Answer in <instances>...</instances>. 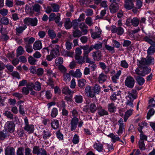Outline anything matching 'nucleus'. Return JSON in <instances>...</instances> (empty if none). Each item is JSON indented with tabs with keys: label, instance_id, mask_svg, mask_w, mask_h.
<instances>
[{
	"label": "nucleus",
	"instance_id": "f257e3e1",
	"mask_svg": "<svg viewBox=\"0 0 155 155\" xmlns=\"http://www.w3.org/2000/svg\"><path fill=\"white\" fill-rule=\"evenodd\" d=\"M126 95V107L127 109L133 108L134 105L133 103L134 100L136 98V96L129 91L125 93Z\"/></svg>",
	"mask_w": 155,
	"mask_h": 155
},
{
	"label": "nucleus",
	"instance_id": "f03ea898",
	"mask_svg": "<svg viewBox=\"0 0 155 155\" xmlns=\"http://www.w3.org/2000/svg\"><path fill=\"white\" fill-rule=\"evenodd\" d=\"M23 22L26 25H31L32 26H36L38 24V20L36 18H26L24 20Z\"/></svg>",
	"mask_w": 155,
	"mask_h": 155
},
{
	"label": "nucleus",
	"instance_id": "7ed1b4c3",
	"mask_svg": "<svg viewBox=\"0 0 155 155\" xmlns=\"http://www.w3.org/2000/svg\"><path fill=\"white\" fill-rule=\"evenodd\" d=\"M140 22V20L137 17L134 18L132 19L128 18L127 19L126 25L128 26H130L132 25L134 26H137Z\"/></svg>",
	"mask_w": 155,
	"mask_h": 155
},
{
	"label": "nucleus",
	"instance_id": "20e7f679",
	"mask_svg": "<svg viewBox=\"0 0 155 155\" xmlns=\"http://www.w3.org/2000/svg\"><path fill=\"white\" fill-rule=\"evenodd\" d=\"M25 126L24 127L25 130L28 132L29 133H33L34 131V126L33 125L29 124L28 118L26 117L24 119Z\"/></svg>",
	"mask_w": 155,
	"mask_h": 155
},
{
	"label": "nucleus",
	"instance_id": "39448f33",
	"mask_svg": "<svg viewBox=\"0 0 155 155\" xmlns=\"http://www.w3.org/2000/svg\"><path fill=\"white\" fill-rule=\"evenodd\" d=\"M134 83L135 80L132 77L129 76L127 77L125 81L126 86L131 88L134 87Z\"/></svg>",
	"mask_w": 155,
	"mask_h": 155
},
{
	"label": "nucleus",
	"instance_id": "423d86ee",
	"mask_svg": "<svg viewBox=\"0 0 155 155\" xmlns=\"http://www.w3.org/2000/svg\"><path fill=\"white\" fill-rule=\"evenodd\" d=\"M15 126V125L12 121H8L6 123L5 127L8 132L12 133L14 131Z\"/></svg>",
	"mask_w": 155,
	"mask_h": 155
},
{
	"label": "nucleus",
	"instance_id": "0eeeda50",
	"mask_svg": "<svg viewBox=\"0 0 155 155\" xmlns=\"http://www.w3.org/2000/svg\"><path fill=\"white\" fill-rule=\"evenodd\" d=\"M93 90V89L90 86L87 85L85 88L84 94L87 97H94L95 96V95Z\"/></svg>",
	"mask_w": 155,
	"mask_h": 155
},
{
	"label": "nucleus",
	"instance_id": "6e6552de",
	"mask_svg": "<svg viewBox=\"0 0 155 155\" xmlns=\"http://www.w3.org/2000/svg\"><path fill=\"white\" fill-rule=\"evenodd\" d=\"M96 31L93 32L92 30H91V36L93 39L99 38L101 37L100 35L101 32V31L100 28L97 26L95 27Z\"/></svg>",
	"mask_w": 155,
	"mask_h": 155
},
{
	"label": "nucleus",
	"instance_id": "1a4fd4ad",
	"mask_svg": "<svg viewBox=\"0 0 155 155\" xmlns=\"http://www.w3.org/2000/svg\"><path fill=\"white\" fill-rule=\"evenodd\" d=\"M78 121L79 119L77 117H74L72 119L70 123L71 131H72L76 128Z\"/></svg>",
	"mask_w": 155,
	"mask_h": 155
},
{
	"label": "nucleus",
	"instance_id": "9d476101",
	"mask_svg": "<svg viewBox=\"0 0 155 155\" xmlns=\"http://www.w3.org/2000/svg\"><path fill=\"white\" fill-rule=\"evenodd\" d=\"M135 0H126L125 1L124 6L125 8L130 10L133 8L134 6L133 2Z\"/></svg>",
	"mask_w": 155,
	"mask_h": 155
},
{
	"label": "nucleus",
	"instance_id": "9b49d317",
	"mask_svg": "<svg viewBox=\"0 0 155 155\" xmlns=\"http://www.w3.org/2000/svg\"><path fill=\"white\" fill-rule=\"evenodd\" d=\"M42 48L41 41H35L33 44V48L35 50H38Z\"/></svg>",
	"mask_w": 155,
	"mask_h": 155
},
{
	"label": "nucleus",
	"instance_id": "f8f14e48",
	"mask_svg": "<svg viewBox=\"0 0 155 155\" xmlns=\"http://www.w3.org/2000/svg\"><path fill=\"white\" fill-rule=\"evenodd\" d=\"M109 9L111 13L114 14L117 12L119 9L118 5L117 4L114 5L111 4L109 6Z\"/></svg>",
	"mask_w": 155,
	"mask_h": 155
},
{
	"label": "nucleus",
	"instance_id": "ddd939ff",
	"mask_svg": "<svg viewBox=\"0 0 155 155\" xmlns=\"http://www.w3.org/2000/svg\"><path fill=\"white\" fill-rule=\"evenodd\" d=\"M92 57L94 60L99 61L101 57V52L99 51L93 52Z\"/></svg>",
	"mask_w": 155,
	"mask_h": 155
},
{
	"label": "nucleus",
	"instance_id": "4468645a",
	"mask_svg": "<svg viewBox=\"0 0 155 155\" xmlns=\"http://www.w3.org/2000/svg\"><path fill=\"white\" fill-rule=\"evenodd\" d=\"M15 149L12 147H8L5 150V155H15Z\"/></svg>",
	"mask_w": 155,
	"mask_h": 155
},
{
	"label": "nucleus",
	"instance_id": "2eb2a0df",
	"mask_svg": "<svg viewBox=\"0 0 155 155\" xmlns=\"http://www.w3.org/2000/svg\"><path fill=\"white\" fill-rule=\"evenodd\" d=\"M86 83L85 79L81 78L78 80V86L81 89H84V88Z\"/></svg>",
	"mask_w": 155,
	"mask_h": 155
},
{
	"label": "nucleus",
	"instance_id": "dca6fc26",
	"mask_svg": "<svg viewBox=\"0 0 155 155\" xmlns=\"http://www.w3.org/2000/svg\"><path fill=\"white\" fill-rule=\"evenodd\" d=\"M9 135V133L6 130L0 131V139L1 140H4L5 138H7Z\"/></svg>",
	"mask_w": 155,
	"mask_h": 155
},
{
	"label": "nucleus",
	"instance_id": "f3484780",
	"mask_svg": "<svg viewBox=\"0 0 155 155\" xmlns=\"http://www.w3.org/2000/svg\"><path fill=\"white\" fill-rule=\"evenodd\" d=\"M107 78L106 75L102 73L99 74L98 78V81L100 83H102L106 80Z\"/></svg>",
	"mask_w": 155,
	"mask_h": 155
},
{
	"label": "nucleus",
	"instance_id": "a211bd4d",
	"mask_svg": "<svg viewBox=\"0 0 155 155\" xmlns=\"http://www.w3.org/2000/svg\"><path fill=\"white\" fill-rule=\"evenodd\" d=\"M137 65L140 68L145 67L146 65H147L146 59L142 58L141 60L138 61L137 62Z\"/></svg>",
	"mask_w": 155,
	"mask_h": 155
},
{
	"label": "nucleus",
	"instance_id": "6ab92c4d",
	"mask_svg": "<svg viewBox=\"0 0 155 155\" xmlns=\"http://www.w3.org/2000/svg\"><path fill=\"white\" fill-rule=\"evenodd\" d=\"M56 46L57 47L54 48L51 52V53L55 58L58 55L60 48V47L59 45H56Z\"/></svg>",
	"mask_w": 155,
	"mask_h": 155
},
{
	"label": "nucleus",
	"instance_id": "aec40b11",
	"mask_svg": "<svg viewBox=\"0 0 155 155\" xmlns=\"http://www.w3.org/2000/svg\"><path fill=\"white\" fill-rule=\"evenodd\" d=\"M94 147L99 152L102 151L103 149V144L100 143H95L94 145Z\"/></svg>",
	"mask_w": 155,
	"mask_h": 155
},
{
	"label": "nucleus",
	"instance_id": "412c9836",
	"mask_svg": "<svg viewBox=\"0 0 155 155\" xmlns=\"http://www.w3.org/2000/svg\"><path fill=\"white\" fill-rule=\"evenodd\" d=\"M62 92L64 94L70 95L74 93L73 91L71 90L68 87L66 86L64 87L63 88L62 90Z\"/></svg>",
	"mask_w": 155,
	"mask_h": 155
},
{
	"label": "nucleus",
	"instance_id": "4be33fe9",
	"mask_svg": "<svg viewBox=\"0 0 155 155\" xmlns=\"http://www.w3.org/2000/svg\"><path fill=\"white\" fill-rule=\"evenodd\" d=\"M35 41V38L33 37L25 38L24 41L25 45H31Z\"/></svg>",
	"mask_w": 155,
	"mask_h": 155
},
{
	"label": "nucleus",
	"instance_id": "5701e85b",
	"mask_svg": "<svg viewBox=\"0 0 155 155\" xmlns=\"http://www.w3.org/2000/svg\"><path fill=\"white\" fill-rule=\"evenodd\" d=\"M43 139L45 140L47 139L48 138L51 136L52 134L48 129L44 130L43 131Z\"/></svg>",
	"mask_w": 155,
	"mask_h": 155
},
{
	"label": "nucleus",
	"instance_id": "b1692460",
	"mask_svg": "<svg viewBox=\"0 0 155 155\" xmlns=\"http://www.w3.org/2000/svg\"><path fill=\"white\" fill-rule=\"evenodd\" d=\"M155 52V44L151 45L148 48L147 53L148 55H152Z\"/></svg>",
	"mask_w": 155,
	"mask_h": 155
},
{
	"label": "nucleus",
	"instance_id": "393cba45",
	"mask_svg": "<svg viewBox=\"0 0 155 155\" xmlns=\"http://www.w3.org/2000/svg\"><path fill=\"white\" fill-rule=\"evenodd\" d=\"M102 44L100 42L95 44L94 45H92L90 47V50L91 51L94 49L96 50H98L101 49L102 47Z\"/></svg>",
	"mask_w": 155,
	"mask_h": 155
},
{
	"label": "nucleus",
	"instance_id": "a878e982",
	"mask_svg": "<svg viewBox=\"0 0 155 155\" xmlns=\"http://www.w3.org/2000/svg\"><path fill=\"white\" fill-rule=\"evenodd\" d=\"M25 52L23 47L21 46L18 47L16 50V56L18 57L19 56L23 54Z\"/></svg>",
	"mask_w": 155,
	"mask_h": 155
},
{
	"label": "nucleus",
	"instance_id": "bb28decb",
	"mask_svg": "<svg viewBox=\"0 0 155 155\" xmlns=\"http://www.w3.org/2000/svg\"><path fill=\"white\" fill-rule=\"evenodd\" d=\"M145 59L147 65L153 64H154V60L153 57L147 56Z\"/></svg>",
	"mask_w": 155,
	"mask_h": 155
},
{
	"label": "nucleus",
	"instance_id": "cd10ccee",
	"mask_svg": "<svg viewBox=\"0 0 155 155\" xmlns=\"http://www.w3.org/2000/svg\"><path fill=\"white\" fill-rule=\"evenodd\" d=\"M121 73V71L120 70H119L117 71L115 75L113 76L112 78V81L114 82L115 83H117V80L119 79V77Z\"/></svg>",
	"mask_w": 155,
	"mask_h": 155
},
{
	"label": "nucleus",
	"instance_id": "c85d7f7f",
	"mask_svg": "<svg viewBox=\"0 0 155 155\" xmlns=\"http://www.w3.org/2000/svg\"><path fill=\"white\" fill-rule=\"evenodd\" d=\"M64 26L67 29L70 28L72 27L71 22L69 18L66 19V21L64 23Z\"/></svg>",
	"mask_w": 155,
	"mask_h": 155
},
{
	"label": "nucleus",
	"instance_id": "c756f323",
	"mask_svg": "<svg viewBox=\"0 0 155 155\" xmlns=\"http://www.w3.org/2000/svg\"><path fill=\"white\" fill-rule=\"evenodd\" d=\"M98 114L100 116H103L104 115H107L108 114L107 112L105 110L102 109V107H99L98 108Z\"/></svg>",
	"mask_w": 155,
	"mask_h": 155
},
{
	"label": "nucleus",
	"instance_id": "7c9ffc66",
	"mask_svg": "<svg viewBox=\"0 0 155 155\" xmlns=\"http://www.w3.org/2000/svg\"><path fill=\"white\" fill-rule=\"evenodd\" d=\"M51 126L52 128L54 129H57L59 127V124L58 121L57 120H55L52 121L51 123Z\"/></svg>",
	"mask_w": 155,
	"mask_h": 155
},
{
	"label": "nucleus",
	"instance_id": "2f4dec72",
	"mask_svg": "<svg viewBox=\"0 0 155 155\" xmlns=\"http://www.w3.org/2000/svg\"><path fill=\"white\" fill-rule=\"evenodd\" d=\"M75 101L77 103H81L83 101V97L80 95H76L74 97Z\"/></svg>",
	"mask_w": 155,
	"mask_h": 155
},
{
	"label": "nucleus",
	"instance_id": "473e14b6",
	"mask_svg": "<svg viewBox=\"0 0 155 155\" xmlns=\"http://www.w3.org/2000/svg\"><path fill=\"white\" fill-rule=\"evenodd\" d=\"M63 79L66 83L69 82L71 80V76L70 74L66 72L64 73Z\"/></svg>",
	"mask_w": 155,
	"mask_h": 155
},
{
	"label": "nucleus",
	"instance_id": "72a5a7b5",
	"mask_svg": "<svg viewBox=\"0 0 155 155\" xmlns=\"http://www.w3.org/2000/svg\"><path fill=\"white\" fill-rule=\"evenodd\" d=\"M136 80L138 84L140 85H142L145 82L144 78L141 77L139 76L137 77Z\"/></svg>",
	"mask_w": 155,
	"mask_h": 155
},
{
	"label": "nucleus",
	"instance_id": "f704fd0d",
	"mask_svg": "<svg viewBox=\"0 0 155 155\" xmlns=\"http://www.w3.org/2000/svg\"><path fill=\"white\" fill-rule=\"evenodd\" d=\"M27 28V26L26 25H24L23 26H19L18 28H17L16 29V34L22 33L23 31L24 30Z\"/></svg>",
	"mask_w": 155,
	"mask_h": 155
},
{
	"label": "nucleus",
	"instance_id": "c9c22d12",
	"mask_svg": "<svg viewBox=\"0 0 155 155\" xmlns=\"http://www.w3.org/2000/svg\"><path fill=\"white\" fill-rule=\"evenodd\" d=\"M73 35L74 38H79L82 35L81 32L78 29H76L73 31Z\"/></svg>",
	"mask_w": 155,
	"mask_h": 155
},
{
	"label": "nucleus",
	"instance_id": "e433bc0d",
	"mask_svg": "<svg viewBox=\"0 0 155 155\" xmlns=\"http://www.w3.org/2000/svg\"><path fill=\"white\" fill-rule=\"evenodd\" d=\"M108 108L109 111L111 112H113L116 110V107L114 106V104L113 103H111L108 104Z\"/></svg>",
	"mask_w": 155,
	"mask_h": 155
},
{
	"label": "nucleus",
	"instance_id": "4c0bfd02",
	"mask_svg": "<svg viewBox=\"0 0 155 155\" xmlns=\"http://www.w3.org/2000/svg\"><path fill=\"white\" fill-rule=\"evenodd\" d=\"M0 22L2 24L7 25L9 23L8 19L6 17H2L0 19Z\"/></svg>",
	"mask_w": 155,
	"mask_h": 155
},
{
	"label": "nucleus",
	"instance_id": "58836bf2",
	"mask_svg": "<svg viewBox=\"0 0 155 155\" xmlns=\"http://www.w3.org/2000/svg\"><path fill=\"white\" fill-rule=\"evenodd\" d=\"M88 109L90 110L91 113H93L96 111L97 109V107L94 103H91Z\"/></svg>",
	"mask_w": 155,
	"mask_h": 155
},
{
	"label": "nucleus",
	"instance_id": "ea45409f",
	"mask_svg": "<svg viewBox=\"0 0 155 155\" xmlns=\"http://www.w3.org/2000/svg\"><path fill=\"white\" fill-rule=\"evenodd\" d=\"M75 58L77 61V62L80 64H81L85 62L84 58L81 56H75Z\"/></svg>",
	"mask_w": 155,
	"mask_h": 155
},
{
	"label": "nucleus",
	"instance_id": "a19ab883",
	"mask_svg": "<svg viewBox=\"0 0 155 155\" xmlns=\"http://www.w3.org/2000/svg\"><path fill=\"white\" fill-rule=\"evenodd\" d=\"M93 90L94 94H98L101 91V87L99 85L96 84L94 87Z\"/></svg>",
	"mask_w": 155,
	"mask_h": 155
},
{
	"label": "nucleus",
	"instance_id": "79ce46f5",
	"mask_svg": "<svg viewBox=\"0 0 155 155\" xmlns=\"http://www.w3.org/2000/svg\"><path fill=\"white\" fill-rule=\"evenodd\" d=\"M32 9L33 11L38 13H39L40 11L41 6L40 5L38 4H36L32 6Z\"/></svg>",
	"mask_w": 155,
	"mask_h": 155
},
{
	"label": "nucleus",
	"instance_id": "37998d69",
	"mask_svg": "<svg viewBox=\"0 0 155 155\" xmlns=\"http://www.w3.org/2000/svg\"><path fill=\"white\" fill-rule=\"evenodd\" d=\"M41 84L38 81L36 82L34 84V89L36 91H39L41 90Z\"/></svg>",
	"mask_w": 155,
	"mask_h": 155
},
{
	"label": "nucleus",
	"instance_id": "c03bdc74",
	"mask_svg": "<svg viewBox=\"0 0 155 155\" xmlns=\"http://www.w3.org/2000/svg\"><path fill=\"white\" fill-rule=\"evenodd\" d=\"M55 62L58 66L62 65L63 62V58L61 57L58 58L56 59Z\"/></svg>",
	"mask_w": 155,
	"mask_h": 155
},
{
	"label": "nucleus",
	"instance_id": "a18cd8bd",
	"mask_svg": "<svg viewBox=\"0 0 155 155\" xmlns=\"http://www.w3.org/2000/svg\"><path fill=\"white\" fill-rule=\"evenodd\" d=\"M48 36L51 38L53 39L55 37L56 34L53 30L49 29L48 30Z\"/></svg>",
	"mask_w": 155,
	"mask_h": 155
},
{
	"label": "nucleus",
	"instance_id": "49530a36",
	"mask_svg": "<svg viewBox=\"0 0 155 155\" xmlns=\"http://www.w3.org/2000/svg\"><path fill=\"white\" fill-rule=\"evenodd\" d=\"M147 124V123L145 122H142L138 124L139 127L138 128V130L140 132L143 133L142 130L144 126H146Z\"/></svg>",
	"mask_w": 155,
	"mask_h": 155
},
{
	"label": "nucleus",
	"instance_id": "de8ad7c7",
	"mask_svg": "<svg viewBox=\"0 0 155 155\" xmlns=\"http://www.w3.org/2000/svg\"><path fill=\"white\" fill-rule=\"evenodd\" d=\"M58 113V109L56 108H54L51 111V115L52 117L54 118L57 115Z\"/></svg>",
	"mask_w": 155,
	"mask_h": 155
},
{
	"label": "nucleus",
	"instance_id": "09e8293b",
	"mask_svg": "<svg viewBox=\"0 0 155 155\" xmlns=\"http://www.w3.org/2000/svg\"><path fill=\"white\" fill-rule=\"evenodd\" d=\"M108 137H110L114 142H115L116 141L120 140V139L119 137H116V135H114L113 133H111L109 135H107Z\"/></svg>",
	"mask_w": 155,
	"mask_h": 155
},
{
	"label": "nucleus",
	"instance_id": "8fccbe9b",
	"mask_svg": "<svg viewBox=\"0 0 155 155\" xmlns=\"http://www.w3.org/2000/svg\"><path fill=\"white\" fill-rule=\"evenodd\" d=\"M155 113V110L153 108H150L147 113V119H149L151 116H153Z\"/></svg>",
	"mask_w": 155,
	"mask_h": 155
},
{
	"label": "nucleus",
	"instance_id": "3c124183",
	"mask_svg": "<svg viewBox=\"0 0 155 155\" xmlns=\"http://www.w3.org/2000/svg\"><path fill=\"white\" fill-rule=\"evenodd\" d=\"M143 39L144 41L147 42L151 45L155 44V42L150 38V37L146 36L143 38Z\"/></svg>",
	"mask_w": 155,
	"mask_h": 155
},
{
	"label": "nucleus",
	"instance_id": "603ef678",
	"mask_svg": "<svg viewBox=\"0 0 155 155\" xmlns=\"http://www.w3.org/2000/svg\"><path fill=\"white\" fill-rule=\"evenodd\" d=\"M105 47L106 49L109 51L111 54H113L115 52L114 48V46L112 47L107 45H105Z\"/></svg>",
	"mask_w": 155,
	"mask_h": 155
},
{
	"label": "nucleus",
	"instance_id": "864d4df0",
	"mask_svg": "<svg viewBox=\"0 0 155 155\" xmlns=\"http://www.w3.org/2000/svg\"><path fill=\"white\" fill-rule=\"evenodd\" d=\"M51 6L53 9V12H58L59 10V7L58 5L52 3L51 4Z\"/></svg>",
	"mask_w": 155,
	"mask_h": 155
},
{
	"label": "nucleus",
	"instance_id": "5fc2aeb1",
	"mask_svg": "<svg viewBox=\"0 0 155 155\" xmlns=\"http://www.w3.org/2000/svg\"><path fill=\"white\" fill-rule=\"evenodd\" d=\"M142 69L143 76H144L145 74L149 73L151 71L150 68H149L148 67H146L143 68Z\"/></svg>",
	"mask_w": 155,
	"mask_h": 155
},
{
	"label": "nucleus",
	"instance_id": "6e6d98bb",
	"mask_svg": "<svg viewBox=\"0 0 155 155\" xmlns=\"http://www.w3.org/2000/svg\"><path fill=\"white\" fill-rule=\"evenodd\" d=\"M43 148H39V147L35 146L33 150V153L35 154H37L38 155V154L41 151V150H42Z\"/></svg>",
	"mask_w": 155,
	"mask_h": 155
},
{
	"label": "nucleus",
	"instance_id": "4d7b16f0",
	"mask_svg": "<svg viewBox=\"0 0 155 155\" xmlns=\"http://www.w3.org/2000/svg\"><path fill=\"white\" fill-rule=\"evenodd\" d=\"M4 114L7 118H10L11 119H12L14 118L13 114L10 111L7 110L6 111Z\"/></svg>",
	"mask_w": 155,
	"mask_h": 155
},
{
	"label": "nucleus",
	"instance_id": "13d9d810",
	"mask_svg": "<svg viewBox=\"0 0 155 155\" xmlns=\"http://www.w3.org/2000/svg\"><path fill=\"white\" fill-rule=\"evenodd\" d=\"M25 48L26 51L28 53H32L33 51L31 45H25Z\"/></svg>",
	"mask_w": 155,
	"mask_h": 155
},
{
	"label": "nucleus",
	"instance_id": "bf43d9fd",
	"mask_svg": "<svg viewBox=\"0 0 155 155\" xmlns=\"http://www.w3.org/2000/svg\"><path fill=\"white\" fill-rule=\"evenodd\" d=\"M120 66L124 68H127L129 66V64L125 60L122 61L120 62Z\"/></svg>",
	"mask_w": 155,
	"mask_h": 155
},
{
	"label": "nucleus",
	"instance_id": "052dcab7",
	"mask_svg": "<svg viewBox=\"0 0 155 155\" xmlns=\"http://www.w3.org/2000/svg\"><path fill=\"white\" fill-rule=\"evenodd\" d=\"M79 141V137L77 134L74 135L73 138L72 142L74 144L78 143Z\"/></svg>",
	"mask_w": 155,
	"mask_h": 155
},
{
	"label": "nucleus",
	"instance_id": "680f3d73",
	"mask_svg": "<svg viewBox=\"0 0 155 155\" xmlns=\"http://www.w3.org/2000/svg\"><path fill=\"white\" fill-rule=\"evenodd\" d=\"M37 60L35 59L31 56H30L28 58L29 62L31 65H35Z\"/></svg>",
	"mask_w": 155,
	"mask_h": 155
},
{
	"label": "nucleus",
	"instance_id": "e2e57ef3",
	"mask_svg": "<svg viewBox=\"0 0 155 155\" xmlns=\"http://www.w3.org/2000/svg\"><path fill=\"white\" fill-rule=\"evenodd\" d=\"M139 146L140 148L142 150H144L145 149L144 141L140 140L139 142Z\"/></svg>",
	"mask_w": 155,
	"mask_h": 155
},
{
	"label": "nucleus",
	"instance_id": "0e129e2a",
	"mask_svg": "<svg viewBox=\"0 0 155 155\" xmlns=\"http://www.w3.org/2000/svg\"><path fill=\"white\" fill-rule=\"evenodd\" d=\"M72 43L68 41H67L65 43V46L67 50H69L71 49Z\"/></svg>",
	"mask_w": 155,
	"mask_h": 155
},
{
	"label": "nucleus",
	"instance_id": "69168bd1",
	"mask_svg": "<svg viewBox=\"0 0 155 155\" xmlns=\"http://www.w3.org/2000/svg\"><path fill=\"white\" fill-rule=\"evenodd\" d=\"M82 75V74L80 71L79 69H77L75 73L74 74V77H77L78 78H81Z\"/></svg>",
	"mask_w": 155,
	"mask_h": 155
},
{
	"label": "nucleus",
	"instance_id": "338daca9",
	"mask_svg": "<svg viewBox=\"0 0 155 155\" xmlns=\"http://www.w3.org/2000/svg\"><path fill=\"white\" fill-rule=\"evenodd\" d=\"M135 72L138 75L143 76L142 68L139 67L138 68H137L135 70Z\"/></svg>",
	"mask_w": 155,
	"mask_h": 155
},
{
	"label": "nucleus",
	"instance_id": "774afa93",
	"mask_svg": "<svg viewBox=\"0 0 155 155\" xmlns=\"http://www.w3.org/2000/svg\"><path fill=\"white\" fill-rule=\"evenodd\" d=\"M25 155H32L31 150L29 147L25 148Z\"/></svg>",
	"mask_w": 155,
	"mask_h": 155
}]
</instances>
